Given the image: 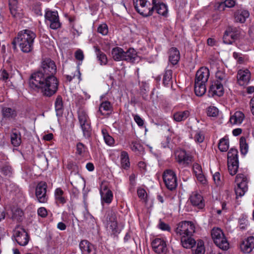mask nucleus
I'll return each instance as SVG.
<instances>
[{"mask_svg": "<svg viewBox=\"0 0 254 254\" xmlns=\"http://www.w3.org/2000/svg\"><path fill=\"white\" fill-rule=\"evenodd\" d=\"M57 71L55 63L50 59L42 61L40 70L33 73L29 80V85L35 90H40L47 96H51L58 89V82L54 74Z\"/></svg>", "mask_w": 254, "mask_h": 254, "instance_id": "obj_1", "label": "nucleus"}, {"mask_svg": "<svg viewBox=\"0 0 254 254\" xmlns=\"http://www.w3.org/2000/svg\"><path fill=\"white\" fill-rule=\"evenodd\" d=\"M134 4L137 11L144 17L152 15L154 10L163 16L168 12L167 5L156 0H134Z\"/></svg>", "mask_w": 254, "mask_h": 254, "instance_id": "obj_2", "label": "nucleus"}, {"mask_svg": "<svg viewBox=\"0 0 254 254\" xmlns=\"http://www.w3.org/2000/svg\"><path fill=\"white\" fill-rule=\"evenodd\" d=\"M36 35L34 32L29 29L20 31L13 42L17 45L23 53H29L33 49L34 39Z\"/></svg>", "mask_w": 254, "mask_h": 254, "instance_id": "obj_3", "label": "nucleus"}, {"mask_svg": "<svg viewBox=\"0 0 254 254\" xmlns=\"http://www.w3.org/2000/svg\"><path fill=\"white\" fill-rule=\"evenodd\" d=\"M211 237L215 245L220 249L227 250L229 244L222 230L219 228H214L211 231Z\"/></svg>", "mask_w": 254, "mask_h": 254, "instance_id": "obj_4", "label": "nucleus"}, {"mask_svg": "<svg viewBox=\"0 0 254 254\" xmlns=\"http://www.w3.org/2000/svg\"><path fill=\"white\" fill-rule=\"evenodd\" d=\"M236 187L235 189L236 198L242 197L248 190V178L247 175L243 173H239L236 177Z\"/></svg>", "mask_w": 254, "mask_h": 254, "instance_id": "obj_5", "label": "nucleus"}, {"mask_svg": "<svg viewBox=\"0 0 254 254\" xmlns=\"http://www.w3.org/2000/svg\"><path fill=\"white\" fill-rule=\"evenodd\" d=\"M195 226L191 221H185L180 222L176 229L177 235L183 237L191 236L195 232Z\"/></svg>", "mask_w": 254, "mask_h": 254, "instance_id": "obj_6", "label": "nucleus"}, {"mask_svg": "<svg viewBox=\"0 0 254 254\" xmlns=\"http://www.w3.org/2000/svg\"><path fill=\"white\" fill-rule=\"evenodd\" d=\"M78 118L84 136L86 137L89 136L90 122L87 112L84 109H79L78 111Z\"/></svg>", "mask_w": 254, "mask_h": 254, "instance_id": "obj_7", "label": "nucleus"}, {"mask_svg": "<svg viewBox=\"0 0 254 254\" xmlns=\"http://www.w3.org/2000/svg\"><path fill=\"white\" fill-rule=\"evenodd\" d=\"M166 187L170 190L175 189L178 185L176 173L172 170L168 169L164 171L163 175Z\"/></svg>", "mask_w": 254, "mask_h": 254, "instance_id": "obj_8", "label": "nucleus"}, {"mask_svg": "<svg viewBox=\"0 0 254 254\" xmlns=\"http://www.w3.org/2000/svg\"><path fill=\"white\" fill-rule=\"evenodd\" d=\"M124 228L121 223L118 224L115 214L111 212L109 220L107 221V230L114 235L119 234Z\"/></svg>", "mask_w": 254, "mask_h": 254, "instance_id": "obj_9", "label": "nucleus"}, {"mask_svg": "<svg viewBox=\"0 0 254 254\" xmlns=\"http://www.w3.org/2000/svg\"><path fill=\"white\" fill-rule=\"evenodd\" d=\"M240 34V30L233 27H229L225 30L223 40L226 44H232L238 39Z\"/></svg>", "mask_w": 254, "mask_h": 254, "instance_id": "obj_10", "label": "nucleus"}, {"mask_svg": "<svg viewBox=\"0 0 254 254\" xmlns=\"http://www.w3.org/2000/svg\"><path fill=\"white\" fill-rule=\"evenodd\" d=\"M47 23L50 25L51 28L57 29L61 27L59 17L57 11H47L45 15Z\"/></svg>", "mask_w": 254, "mask_h": 254, "instance_id": "obj_11", "label": "nucleus"}, {"mask_svg": "<svg viewBox=\"0 0 254 254\" xmlns=\"http://www.w3.org/2000/svg\"><path fill=\"white\" fill-rule=\"evenodd\" d=\"M13 236L16 242L20 246H26L29 241V237L25 229L21 227H16L13 232Z\"/></svg>", "mask_w": 254, "mask_h": 254, "instance_id": "obj_12", "label": "nucleus"}, {"mask_svg": "<svg viewBox=\"0 0 254 254\" xmlns=\"http://www.w3.org/2000/svg\"><path fill=\"white\" fill-rule=\"evenodd\" d=\"M47 188V184L44 182L38 183L36 188V196L40 203H46L48 200V197L46 194Z\"/></svg>", "mask_w": 254, "mask_h": 254, "instance_id": "obj_13", "label": "nucleus"}, {"mask_svg": "<svg viewBox=\"0 0 254 254\" xmlns=\"http://www.w3.org/2000/svg\"><path fill=\"white\" fill-rule=\"evenodd\" d=\"M100 193L102 203L110 204L111 203L113 194L112 191L108 189L107 182H102L100 185Z\"/></svg>", "mask_w": 254, "mask_h": 254, "instance_id": "obj_14", "label": "nucleus"}, {"mask_svg": "<svg viewBox=\"0 0 254 254\" xmlns=\"http://www.w3.org/2000/svg\"><path fill=\"white\" fill-rule=\"evenodd\" d=\"M154 252L159 254H165L168 251L166 242L161 238H156L152 242Z\"/></svg>", "mask_w": 254, "mask_h": 254, "instance_id": "obj_15", "label": "nucleus"}, {"mask_svg": "<svg viewBox=\"0 0 254 254\" xmlns=\"http://www.w3.org/2000/svg\"><path fill=\"white\" fill-rule=\"evenodd\" d=\"M175 158L180 165L185 166L188 165L191 161V157L183 150H177L175 153Z\"/></svg>", "mask_w": 254, "mask_h": 254, "instance_id": "obj_16", "label": "nucleus"}, {"mask_svg": "<svg viewBox=\"0 0 254 254\" xmlns=\"http://www.w3.org/2000/svg\"><path fill=\"white\" fill-rule=\"evenodd\" d=\"M209 76V70L206 67H201L196 72L195 81L206 83Z\"/></svg>", "mask_w": 254, "mask_h": 254, "instance_id": "obj_17", "label": "nucleus"}, {"mask_svg": "<svg viewBox=\"0 0 254 254\" xmlns=\"http://www.w3.org/2000/svg\"><path fill=\"white\" fill-rule=\"evenodd\" d=\"M223 85L224 84L215 82L212 84L209 90V96L218 97L222 96L224 93Z\"/></svg>", "mask_w": 254, "mask_h": 254, "instance_id": "obj_18", "label": "nucleus"}, {"mask_svg": "<svg viewBox=\"0 0 254 254\" xmlns=\"http://www.w3.org/2000/svg\"><path fill=\"white\" fill-rule=\"evenodd\" d=\"M191 204L198 208H202L204 206L203 197L197 191L193 192L190 197Z\"/></svg>", "mask_w": 254, "mask_h": 254, "instance_id": "obj_19", "label": "nucleus"}, {"mask_svg": "<svg viewBox=\"0 0 254 254\" xmlns=\"http://www.w3.org/2000/svg\"><path fill=\"white\" fill-rule=\"evenodd\" d=\"M192 170L197 180L202 184H205L207 180L203 173L201 166L198 163H194L192 166Z\"/></svg>", "mask_w": 254, "mask_h": 254, "instance_id": "obj_20", "label": "nucleus"}, {"mask_svg": "<svg viewBox=\"0 0 254 254\" xmlns=\"http://www.w3.org/2000/svg\"><path fill=\"white\" fill-rule=\"evenodd\" d=\"M254 248V237L250 236L244 241L240 245L242 252L244 253H251Z\"/></svg>", "mask_w": 254, "mask_h": 254, "instance_id": "obj_21", "label": "nucleus"}, {"mask_svg": "<svg viewBox=\"0 0 254 254\" xmlns=\"http://www.w3.org/2000/svg\"><path fill=\"white\" fill-rule=\"evenodd\" d=\"M251 73L248 69H240L237 74L238 82L240 85L247 84L250 81Z\"/></svg>", "mask_w": 254, "mask_h": 254, "instance_id": "obj_22", "label": "nucleus"}, {"mask_svg": "<svg viewBox=\"0 0 254 254\" xmlns=\"http://www.w3.org/2000/svg\"><path fill=\"white\" fill-rule=\"evenodd\" d=\"M10 141L14 146H19L21 143V135L20 131L16 128L11 130L10 133Z\"/></svg>", "mask_w": 254, "mask_h": 254, "instance_id": "obj_23", "label": "nucleus"}, {"mask_svg": "<svg viewBox=\"0 0 254 254\" xmlns=\"http://www.w3.org/2000/svg\"><path fill=\"white\" fill-rule=\"evenodd\" d=\"M245 118V115L241 111H236L230 116L229 122L233 125H240Z\"/></svg>", "mask_w": 254, "mask_h": 254, "instance_id": "obj_24", "label": "nucleus"}, {"mask_svg": "<svg viewBox=\"0 0 254 254\" xmlns=\"http://www.w3.org/2000/svg\"><path fill=\"white\" fill-rule=\"evenodd\" d=\"M2 120H11L14 119L17 116V112L15 109L9 107H3L1 109Z\"/></svg>", "mask_w": 254, "mask_h": 254, "instance_id": "obj_25", "label": "nucleus"}, {"mask_svg": "<svg viewBox=\"0 0 254 254\" xmlns=\"http://www.w3.org/2000/svg\"><path fill=\"white\" fill-rule=\"evenodd\" d=\"M180 52L176 48H172L169 51V62L173 64H176L180 60Z\"/></svg>", "mask_w": 254, "mask_h": 254, "instance_id": "obj_26", "label": "nucleus"}, {"mask_svg": "<svg viewBox=\"0 0 254 254\" xmlns=\"http://www.w3.org/2000/svg\"><path fill=\"white\" fill-rule=\"evenodd\" d=\"M249 16L248 11L244 9L238 10L234 14L235 19L240 23L245 22L246 19Z\"/></svg>", "mask_w": 254, "mask_h": 254, "instance_id": "obj_27", "label": "nucleus"}, {"mask_svg": "<svg viewBox=\"0 0 254 254\" xmlns=\"http://www.w3.org/2000/svg\"><path fill=\"white\" fill-rule=\"evenodd\" d=\"M125 52L120 47H116L112 49L111 55L113 59L116 61H123Z\"/></svg>", "mask_w": 254, "mask_h": 254, "instance_id": "obj_28", "label": "nucleus"}, {"mask_svg": "<svg viewBox=\"0 0 254 254\" xmlns=\"http://www.w3.org/2000/svg\"><path fill=\"white\" fill-rule=\"evenodd\" d=\"M124 54V61L133 63L137 59L136 52L134 49L130 48L127 52H125Z\"/></svg>", "mask_w": 254, "mask_h": 254, "instance_id": "obj_29", "label": "nucleus"}, {"mask_svg": "<svg viewBox=\"0 0 254 254\" xmlns=\"http://www.w3.org/2000/svg\"><path fill=\"white\" fill-rule=\"evenodd\" d=\"M190 115V111L188 110L180 111L174 114V120L177 122H180L186 120Z\"/></svg>", "mask_w": 254, "mask_h": 254, "instance_id": "obj_30", "label": "nucleus"}, {"mask_svg": "<svg viewBox=\"0 0 254 254\" xmlns=\"http://www.w3.org/2000/svg\"><path fill=\"white\" fill-rule=\"evenodd\" d=\"M112 106L109 101L102 102L99 107V111L102 115L106 116L110 114Z\"/></svg>", "mask_w": 254, "mask_h": 254, "instance_id": "obj_31", "label": "nucleus"}, {"mask_svg": "<svg viewBox=\"0 0 254 254\" xmlns=\"http://www.w3.org/2000/svg\"><path fill=\"white\" fill-rule=\"evenodd\" d=\"M190 137L193 139L196 143H202L204 139V134L203 132L200 130H192Z\"/></svg>", "mask_w": 254, "mask_h": 254, "instance_id": "obj_32", "label": "nucleus"}, {"mask_svg": "<svg viewBox=\"0 0 254 254\" xmlns=\"http://www.w3.org/2000/svg\"><path fill=\"white\" fill-rule=\"evenodd\" d=\"M55 198L58 203L64 204L66 200L64 196V191L60 188L55 190L54 192Z\"/></svg>", "mask_w": 254, "mask_h": 254, "instance_id": "obj_33", "label": "nucleus"}, {"mask_svg": "<svg viewBox=\"0 0 254 254\" xmlns=\"http://www.w3.org/2000/svg\"><path fill=\"white\" fill-rule=\"evenodd\" d=\"M205 83L201 82H194V92L197 96H202L206 92Z\"/></svg>", "mask_w": 254, "mask_h": 254, "instance_id": "obj_34", "label": "nucleus"}, {"mask_svg": "<svg viewBox=\"0 0 254 254\" xmlns=\"http://www.w3.org/2000/svg\"><path fill=\"white\" fill-rule=\"evenodd\" d=\"M79 247L84 254L90 253L94 248L93 246L86 240L82 241L79 244Z\"/></svg>", "mask_w": 254, "mask_h": 254, "instance_id": "obj_35", "label": "nucleus"}, {"mask_svg": "<svg viewBox=\"0 0 254 254\" xmlns=\"http://www.w3.org/2000/svg\"><path fill=\"white\" fill-rule=\"evenodd\" d=\"M181 240L183 247L186 249L191 248L195 243L191 236L181 237Z\"/></svg>", "mask_w": 254, "mask_h": 254, "instance_id": "obj_36", "label": "nucleus"}, {"mask_svg": "<svg viewBox=\"0 0 254 254\" xmlns=\"http://www.w3.org/2000/svg\"><path fill=\"white\" fill-rule=\"evenodd\" d=\"M95 50L97 58L101 65H106L108 63L106 55L96 47H94Z\"/></svg>", "mask_w": 254, "mask_h": 254, "instance_id": "obj_37", "label": "nucleus"}, {"mask_svg": "<svg viewBox=\"0 0 254 254\" xmlns=\"http://www.w3.org/2000/svg\"><path fill=\"white\" fill-rule=\"evenodd\" d=\"M227 165L229 174L232 176L235 175L239 168V161H227Z\"/></svg>", "mask_w": 254, "mask_h": 254, "instance_id": "obj_38", "label": "nucleus"}, {"mask_svg": "<svg viewBox=\"0 0 254 254\" xmlns=\"http://www.w3.org/2000/svg\"><path fill=\"white\" fill-rule=\"evenodd\" d=\"M216 80L215 82L225 84L227 80V76L223 69H218L215 73Z\"/></svg>", "mask_w": 254, "mask_h": 254, "instance_id": "obj_39", "label": "nucleus"}, {"mask_svg": "<svg viewBox=\"0 0 254 254\" xmlns=\"http://www.w3.org/2000/svg\"><path fill=\"white\" fill-rule=\"evenodd\" d=\"M76 154L80 157L86 156L88 154L87 147L82 143H77L76 146Z\"/></svg>", "mask_w": 254, "mask_h": 254, "instance_id": "obj_40", "label": "nucleus"}, {"mask_svg": "<svg viewBox=\"0 0 254 254\" xmlns=\"http://www.w3.org/2000/svg\"><path fill=\"white\" fill-rule=\"evenodd\" d=\"M121 164L124 169H127L130 166L129 157L126 151H122L121 154Z\"/></svg>", "mask_w": 254, "mask_h": 254, "instance_id": "obj_41", "label": "nucleus"}, {"mask_svg": "<svg viewBox=\"0 0 254 254\" xmlns=\"http://www.w3.org/2000/svg\"><path fill=\"white\" fill-rule=\"evenodd\" d=\"M229 147V139L227 136H224L219 140L218 148L222 152L227 151Z\"/></svg>", "mask_w": 254, "mask_h": 254, "instance_id": "obj_42", "label": "nucleus"}, {"mask_svg": "<svg viewBox=\"0 0 254 254\" xmlns=\"http://www.w3.org/2000/svg\"><path fill=\"white\" fill-rule=\"evenodd\" d=\"M236 4L235 0H225L219 4L218 8L220 10H224L225 8H231L234 7Z\"/></svg>", "mask_w": 254, "mask_h": 254, "instance_id": "obj_43", "label": "nucleus"}, {"mask_svg": "<svg viewBox=\"0 0 254 254\" xmlns=\"http://www.w3.org/2000/svg\"><path fill=\"white\" fill-rule=\"evenodd\" d=\"M102 133L104 141L107 145L109 146H112L114 144L115 141L114 138L109 134L108 132H107L106 129H102Z\"/></svg>", "mask_w": 254, "mask_h": 254, "instance_id": "obj_44", "label": "nucleus"}, {"mask_svg": "<svg viewBox=\"0 0 254 254\" xmlns=\"http://www.w3.org/2000/svg\"><path fill=\"white\" fill-rule=\"evenodd\" d=\"M0 171L4 176L10 177L12 174V169L8 164H5L0 167Z\"/></svg>", "mask_w": 254, "mask_h": 254, "instance_id": "obj_45", "label": "nucleus"}, {"mask_svg": "<svg viewBox=\"0 0 254 254\" xmlns=\"http://www.w3.org/2000/svg\"><path fill=\"white\" fill-rule=\"evenodd\" d=\"M172 78V71L170 69L165 70L164 74L163 82L165 86H167L171 83Z\"/></svg>", "mask_w": 254, "mask_h": 254, "instance_id": "obj_46", "label": "nucleus"}, {"mask_svg": "<svg viewBox=\"0 0 254 254\" xmlns=\"http://www.w3.org/2000/svg\"><path fill=\"white\" fill-rule=\"evenodd\" d=\"M240 148L242 154L246 155L247 153L249 146L245 137H241L240 139Z\"/></svg>", "mask_w": 254, "mask_h": 254, "instance_id": "obj_47", "label": "nucleus"}, {"mask_svg": "<svg viewBox=\"0 0 254 254\" xmlns=\"http://www.w3.org/2000/svg\"><path fill=\"white\" fill-rule=\"evenodd\" d=\"M9 10L12 16L16 19H20L23 16L22 10L18 6Z\"/></svg>", "mask_w": 254, "mask_h": 254, "instance_id": "obj_48", "label": "nucleus"}, {"mask_svg": "<svg viewBox=\"0 0 254 254\" xmlns=\"http://www.w3.org/2000/svg\"><path fill=\"white\" fill-rule=\"evenodd\" d=\"M238 150L235 148H231L228 152L227 161H238Z\"/></svg>", "mask_w": 254, "mask_h": 254, "instance_id": "obj_49", "label": "nucleus"}, {"mask_svg": "<svg viewBox=\"0 0 254 254\" xmlns=\"http://www.w3.org/2000/svg\"><path fill=\"white\" fill-rule=\"evenodd\" d=\"M131 150L136 153H139L143 150V148L138 141H132L130 145Z\"/></svg>", "mask_w": 254, "mask_h": 254, "instance_id": "obj_50", "label": "nucleus"}, {"mask_svg": "<svg viewBox=\"0 0 254 254\" xmlns=\"http://www.w3.org/2000/svg\"><path fill=\"white\" fill-rule=\"evenodd\" d=\"M205 249L203 243L202 241H199L197 244L196 249L193 251L192 254H204Z\"/></svg>", "mask_w": 254, "mask_h": 254, "instance_id": "obj_51", "label": "nucleus"}, {"mask_svg": "<svg viewBox=\"0 0 254 254\" xmlns=\"http://www.w3.org/2000/svg\"><path fill=\"white\" fill-rule=\"evenodd\" d=\"M55 109L57 112L61 113L63 108V102L61 96H58L55 103Z\"/></svg>", "mask_w": 254, "mask_h": 254, "instance_id": "obj_52", "label": "nucleus"}, {"mask_svg": "<svg viewBox=\"0 0 254 254\" xmlns=\"http://www.w3.org/2000/svg\"><path fill=\"white\" fill-rule=\"evenodd\" d=\"M219 111L218 109L214 106H210L207 108V114L209 117H215L218 116Z\"/></svg>", "mask_w": 254, "mask_h": 254, "instance_id": "obj_53", "label": "nucleus"}, {"mask_svg": "<svg viewBox=\"0 0 254 254\" xmlns=\"http://www.w3.org/2000/svg\"><path fill=\"white\" fill-rule=\"evenodd\" d=\"M12 217L14 219L17 220H20V218L22 216L23 213L22 210L19 208H15L12 210Z\"/></svg>", "mask_w": 254, "mask_h": 254, "instance_id": "obj_54", "label": "nucleus"}, {"mask_svg": "<svg viewBox=\"0 0 254 254\" xmlns=\"http://www.w3.org/2000/svg\"><path fill=\"white\" fill-rule=\"evenodd\" d=\"M239 227L241 229H245L248 225V221L246 216H242L239 220Z\"/></svg>", "mask_w": 254, "mask_h": 254, "instance_id": "obj_55", "label": "nucleus"}, {"mask_svg": "<svg viewBox=\"0 0 254 254\" xmlns=\"http://www.w3.org/2000/svg\"><path fill=\"white\" fill-rule=\"evenodd\" d=\"M98 32L103 35H106L108 33V28L106 24L102 23L98 27Z\"/></svg>", "mask_w": 254, "mask_h": 254, "instance_id": "obj_56", "label": "nucleus"}, {"mask_svg": "<svg viewBox=\"0 0 254 254\" xmlns=\"http://www.w3.org/2000/svg\"><path fill=\"white\" fill-rule=\"evenodd\" d=\"M138 196L144 202L146 201L147 193L143 189L139 188L137 190Z\"/></svg>", "mask_w": 254, "mask_h": 254, "instance_id": "obj_57", "label": "nucleus"}, {"mask_svg": "<svg viewBox=\"0 0 254 254\" xmlns=\"http://www.w3.org/2000/svg\"><path fill=\"white\" fill-rule=\"evenodd\" d=\"M213 179L215 184L217 186H219L222 184V180L220 174L219 172H215L213 175Z\"/></svg>", "mask_w": 254, "mask_h": 254, "instance_id": "obj_58", "label": "nucleus"}, {"mask_svg": "<svg viewBox=\"0 0 254 254\" xmlns=\"http://www.w3.org/2000/svg\"><path fill=\"white\" fill-rule=\"evenodd\" d=\"M37 213L39 216L43 218L46 217L48 215L47 210L44 207L39 208L37 210Z\"/></svg>", "mask_w": 254, "mask_h": 254, "instance_id": "obj_59", "label": "nucleus"}, {"mask_svg": "<svg viewBox=\"0 0 254 254\" xmlns=\"http://www.w3.org/2000/svg\"><path fill=\"white\" fill-rule=\"evenodd\" d=\"M75 57L76 59L82 61L84 59V55L83 52L81 50H78L75 53Z\"/></svg>", "mask_w": 254, "mask_h": 254, "instance_id": "obj_60", "label": "nucleus"}, {"mask_svg": "<svg viewBox=\"0 0 254 254\" xmlns=\"http://www.w3.org/2000/svg\"><path fill=\"white\" fill-rule=\"evenodd\" d=\"M134 120L138 126L142 127L143 126L144 121L138 115L134 116Z\"/></svg>", "mask_w": 254, "mask_h": 254, "instance_id": "obj_61", "label": "nucleus"}, {"mask_svg": "<svg viewBox=\"0 0 254 254\" xmlns=\"http://www.w3.org/2000/svg\"><path fill=\"white\" fill-rule=\"evenodd\" d=\"M158 227L164 231H170V228L169 225L163 222L160 221L158 224Z\"/></svg>", "mask_w": 254, "mask_h": 254, "instance_id": "obj_62", "label": "nucleus"}, {"mask_svg": "<svg viewBox=\"0 0 254 254\" xmlns=\"http://www.w3.org/2000/svg\"><path fill=\"white\" fill-rule=\"evenodd\" d=\"M18 6V2L17 0H9V9L12 8H16Z\"/></svg>", "mask_w": 254, "mask_h": 254, "instance_id": "obj_63", "label": "nucleus"}, {"mask_svg": "<svg viewBox=\"0 0 254 254\" xmlns=\"http://www.w3.org/2000/svg\"><path fill=\"white\" fill-rule=\"evenodd\" d=\"M43 138L46 141H50L53 138V134L52 133L45 134L43 136Z\"/></svg>", "mask_w": 254, "mask_h": 254, "instance_id": "obj_64", "label": "nucleus"}]
</instances>
